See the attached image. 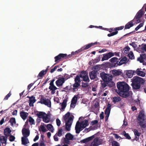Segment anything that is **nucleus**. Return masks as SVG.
Segmentation results:
<instances>
[{
	"instance_id": "nucleus-54",
	"label": "nucleus",
	"mask_w": 146,
	"mask_h": 146,
	"mask_svg": "<svg viewBox=\"0 0 146 146\" xmlns=\"http://www.w3.org/2000/svg\"><path fill=\"white\" fill-rule=\"evenodd\" d=\"M63 130L62 129H60L58 130L57 135L59 137H61L62 134Z\"/></svg>"
},
{
	"instance_id": "nucleus-47",
	"label": "nucleus",
	"mask_w": 146,
	"mask_h": 146,
	"mask_svg": "<svg viewBox=\"0 0 146 146\" xmlns=\"http://www.w3.org/2000/svg\"><path fill=\"white\" fill-rule=\"evenodd\" d=\"M70 115V113L68 112L63 116V117L64 121H66Z\"/></svg>"
},
{
	"instance_id": "nucleus-24",
	"label": "nucleus",
	"mask_w": 146,
	"mask_h": 146,
	"mask_svg": "<svg viewBox=\"0 0 146 146\" xmlns=\"http://www.w3.org/2000/svg\"><path fill=\"white\" fill-rule=\"evenodd\" d=\"M29 143L27 137H21V143L22 145L27 146V144Z\"/></svg>"
},
{
	"instance_id": "nucleus-57",
	"label": "nucleus",
	"mask_w": 146,
	"mask_h": 146,
	"mask_svg": "<svg viewBox=\"0 0 146 146\" xmlns=\"http://www.w3.org/2000/svg\"><path fill=\"white\" fill-rule=\"evenodd\" d=\"M112 144V146H120L119 143L115 141H113Z\"/></svg>"
},
{
	"instance_id": "nucleus-2",
	"label": "nucleus",
	"mask_w": 146,
	"mask_h": 146,
	"mask_svg": "<svg viewBox=\"0 0 146 146\" xmlns=\"http://www.w3.org/2000/svg\"><path fill=\"white\" fill-rule=\"evenodd\" d=\"M132 82L133 88L135 90H137L140 88L141 84H144L145 81L142 78L137 76L133 78Z\"/></svg>"
},
{
	"instance_id": "nucleus-15",
	"label": "nucleus",
	"mask_w": 146,
	"mask_h": 146,
	"mask_svg": "<svg viewBox=\"0 0 146 146\" xmlns=\"http://www.w3.org/2000/svg\"><path fill=\"white\" fill-rule=\"evenodd\" d=\"M102 144L100 140L98 137L94 138L91 143L90 146H98Z\"/></svg>"
},
{
	"instance_id": "nucleus-52",
	"label": "nucleus",
	"mask_w": 146,
	"mask_h": 146,
	"mask_svg": "<svg viewBox=\"0 0 146 146\" xmlns=\"http://www.w3.org/2000/svg\"><path fill=\"white\" fill-rule=\"evenodd\" d=\"M29 121L30 123V124L31 125H32L33 124H34V120L31 116H30L29 117Z\"/></svg>"
},
{
	"instance_id": "nucleus-28",
	"label": "nucleus",
	"mask_w": 146,
	"mask_h": 146,
	"mask_svg": "<svg viewBox=\"0 0 146 146\" xmlns=\"http://www.w3.org/2000/svg\"><path fill=\"white\" fill-rule=\"evenodd\" d=\"M97 44V42H95L93 43H91L87 45H86L85 46H84V47H83L82 48V50L87 49L90 48L92 46H93L94 45L96 44Z\"/></svg>"
},
{
	"instance_id": "nucleus-1",
	"label": "nucleus",
	"mask_w": 146,
	"mask_h": 146,
	"mask_svg": "<svg viewBox=\"0 0 146 146\" xmlns=\"http://www.w3.org/2000/svg\"><path fill=\"white\" fill-rule=\"evenodd\" d=\"M119 94L121 96L125 98L128 97L130 95L129 90L130 87L125 82H118L117 84Z\"/></svg>"
},
{
	"instance_id": "nucleus-38",
	"label": "nucleus",
	"mask_w": 146,
	"mask_h": 146,
	"mask_svg": "<svg viewBox=\"0 0 146 146\" xmlns=\"http://www.w3.org/2000/svg\"><path fill=\"white\" fill-rule=\"evenodd\" d=\"M77 97L75 95L74 96L71 100V106H72V104H76L77 100Z\"/></svg>"
},
{
	"instance_id": "nucleus-18",
	"label": "nucleus",
	"mask_w": 146,
	"mask_h": 146,
	"mask_svg": "<svg viewBox=\"0 0 146 146\" xmlns=\"http://www.w3.org/2000/svg\"><path fill=\"white\" fill-rule=\"evenodd\" d=\"M143 7L137 12L133 20L140 19L142 17L145 13V12L143 9Z\"/></svg>"
},
{
	"instance_id": "nucleus-43",
	"label": "nucleus",
	"mask_w": 146,
	"mask_h": 146,
	"mask_svg": "<svg viewBox=\"0 0 146 146\" xmlns=\"http://www.w3.org/2000/svg\"><path fill=\"white\" fill-rule=\"evenodd\" d=\"M118 58L116 57H114L113 58H112L111 59H110L109 61L111 63H114L115 62H116V63H117V62H118Z\"/></svg>"
},
{
	"instance_id": "nucleus-33",
	"label": "nucleus",
	"mask_w": 146,
	"mask_h": 146,
	"mask_svg": "<svg viewBox=\"0 0 146 146\" xmlns=\"http://www.w3.org/2000/svg\"><path fill=\"white\" fill-rule=\"evenodd\" d=\"M47 71V69H46L45 70H43L41 71L37 76V77H43L46 74Z\"/></svg>"
},
{
	"instance_id": "nucleus-41",
	"label": "nucleus",
	"mask_w": 146,
	"mask_h": 146,
	"mask_svg": "<svg viewBox=\"0 0 146 146\" xmlns=\"http://www.w3.org/2000/svg\"><path fill=\"white\" fill-rule=\"evenodd\" d=\"M82 78L83 80L86 82L88 83L90 82V80L89 79L88 74L87 75L83 77Z\"/></svg>"
},
{
	"instance_id": "nucleus-11",
	"label": "nucleus",
	"mask_w": 146,
	"mask_h": 146,
	"mask_svg": "<svg viewBox=\"0 0 146 146\" xmlns=\"http://www.w3.org/2000/svg\"><path fill=\"white\" fill-rule=\"evenodd\" d=\"M114 56L113 53L111 52H109L106 54H103V57L101 61H103L105 60H107Z\"/></svg>"
},
{
	"instance_id": "nucleus-39",
	"label": "nucleus",
	"mask_w": 146,
	"mask_h": 146,
	"mask_svg": "<svg viewBox=\"0 0 146 146\" xmlns=\"http://www.w3.org/2000/svg\"><path fill=\"white\" fill-rule=\"evenodd\" d=\"M88 74V73L86 72V71L84 70L82 71L81 72L80 75L79 76L80 77H79L80 78H82L83 77L87 75Z\"/></svg>"
},
{
	"instance_id": "nucleus-17",
	"label": "nucleus",
	"mask_w": 146,
	"mask_h": 146,
	"mask_svg": "<svg viewBox=\"0 0 146 146\" xmlns=\"http://www.w3.org/2000/svg\"><path fill=\"white\" fill-rule=\"evenodd\" d=\"M97 73H98V70H93L89 73V76L90 79L94 80L97 78Z\"/></svg>"
},
{
	"instance_id": "nucleus-20",
	"label": "nucleus",
	"mask_w": 146,
	"mask_h": 146,
	"mask_svg": "<svg viewBox=\"0 0 146 146\" xmlns=\"http://www.w3.org/2000/svg\"><path fill=\"white\" fill-rule=\"evenodd\" d=\"M65 81L64 78H59L56 82V85L57 86H62L64 83Z\"/></svg>"
},
{
	"instance_id": "nucleus-12",
	"label": "nucleus",
	"mask_w": 146,
	"mask_h": 146,
	"mask_svg": "<svg viewBox=\"0 0 146 146\" xmlns=\"http://www.w3.org/2000/svg\"><path fill=\"white\" fill-rule=\"evenodd\" d=\"M54 79L51 81L49 84L50 86L49 88V89L51 90V93L52 94L55 93V90L57 89V88L54 85Z\"/></svg>"
},
{
	"instance_id": "nucleus-19",
	"label": "nucleus",
	"mask_w": 146,
	"mask_h": 146,
	"mask_svg": "<svg viewBox=\"0 0 146 146\" xmlns=\"http://www.w3.org/2000/svg\"><path fill=\"white\" fill-rule=\"evenodd\" d=\"M135 73V70H128L125 71L123 74H125V78L127 76L129 78H131L132 77Z\"/></svg>"
},
{
	"instance_id": "nucleus-36",
	"label": "nucleus",
	"mask_w": 146,
	"mask_h": 146,
	"mask_svg": "<svg viewBox=\"0 0 146 146\" xmlns=\"http://www.w3.org/2000/svg\"><path fill=\"white\" fill-rule=\"evenodd\" d=\"M66 139L69 140H73L74 138V136L70 133H67L65 135Z\"/></svg>"
},
{
	"instance_id": "nucleus-9",
	"label": "nucleus",
	"mask_w": 146,
	"mask_h": 146,
	"mask_svg": "<svg viewBox=\"0 0 146 146\" xmlns=\"http://www.w3.org/2000/svg\"><path fill=\"white\" fill-rule=\"evenodd\" d=\"M40 103L47 106L48 107H51V102L50 100L44 97H42L40 99Z\"/></svg>"
},
{
	"instance_id": "nucleus-58",
	"label": "nucleus",
	"mask_w": 146,
	"mask_h": 146,
	"mask_svg": "<svg viewBox=\"0 0 146 146\" xmlns=\"http://www.w3.org/2000/svg\"><path fill=\"white\" fill-rule=\"evenodd\" d=\"M75 127H80L82 128V125L81 124V122L80 123L79 122V121H78L76 122Z\"/></svg>"
},
{
	"instance_id": "nucleus-8",
	"label": "nucleus",
	"mask_w": 146,
	"mask_h": 146,
	"mask_svg": "<svg viewBox=\"0 0 146 146\" xmlns=\"http://www.w3.org/2000/svg\"><path fill=\"white\" fill-rule=\"evenodd\" d=\"M73 121V118L72 117H69L67 121H66L65 125V129L66 130L69 131Z\"/></svg>"
},
{
	"instance_id": "nucleus-64",
	"label": "nucleus",
	"mask_w": 146,
	"mask_h": 146,
	"mask_svg": "<svg viewBox=\"0 0 146 146\" xmlns=\"http://www.w3.org/2000/svg\"><path fill=\"white\" fill-rule=\"evenodd\" d=\"M59 67L58 66H55L54 68L52 69H51L50 70V72L51 73H52L54 72V71L57 68Z\"/></svg>"
},
{
	"instance_id": "nucleus-62",
	"label": "nucleus",
	"mask_w": 146,
	"mask_h": 146,
	"mask_svg": "<svg viewBox=\"0 0 146 146\" xmlns=\"http://www.w3.org/2000/svg\"><path fill=\"white\" fill-rule=\"evenodd\" d=\"M82 51V48H81V49H79L78 50H77V51H76L74 52H72V54H73V55H74L75 54H77L79 52H81Z\"/></svg>"
},
{
	"instance_id": "nucleus-50",
	"label": "nucleus",
	"mask_w": 146,
	"mask_h": 146,
	"mask_svg": "<svg viewBox=\"0 0 146 146\" xmlns=\"http://www.w3.org/2000/svg\"><path fill=\"white\" fill-rule=\"evenodd\" d=\"M29 102H32L33 103L36 102L35 97L33 96H32L29 98Z\"/></svg>"
},
{
	"instance_id": "nucleus-21",
	"label": "nucleus",
	"mask_w": 146,
	"mask_h": 146,
	"mask_svg": "<svg viewBox=\"0 0 146 146\" xmlns=\"http://www.w3.org/2000/svg\"><path fill=\"white\" fill-rule=\"evenodd\" d=\"M22 132L23 137H28L30 134V131L29 129L24 127L23 128Z\"/></svg>"
},
{
	"instance_id": "nucleus-31",
	"label": "nucleus",
	"mask_w": 146,
	"mask_h": 146,
	"mask_svg": "<svg viewBox=\"0 0 146 146\" xmlns=\"http://www.w3.org/2000/svg\"><path fill=\"white\" fill-rule=\"evenodd\" d=\"M43 125H44L45 126H46L48 130L51 131V132L53 133L54 132V130L53 129V127L52 125L51 124H48L46 125L44 123H43Z\"/></svg>"
},
{
	"instance_id": "nucleus-23",
	"label": "nucleus",
	"mask_w": 146,
	"mask_h": 146,
	"mask_svg": "<svg viewBox=\"0 0 146 146\" xmlns=\"http://www.w3.org/2000/svg\"><path fill=\"white\" fill-rule=\"evenodd\" d=\"M111 110L108 108H106L105 110V114L106 115L105 117V121H107L110 115Z\"/></svg>"
},
{
	"instance_id": "nucleus-40",
	"label": "nucleus",
	"mask_w": 146,
	"mask_h": 146,
	"mask_svg": "<svg viewBox=\"0 0 146 146\" xmlns=\"http://www.w3.org/2000/svg\"><path fill=\"white\" fill-rule=\"evenodd\" d=\"M9 122L11 123V125L12 126H13V125L16 123L15 119L14 117H11L10 118Z\"/></svg>"
},
{
	"instance_id": "nucleus-5",
	"label": "nucleus",
	"mask_w": 146,
	"mask_h": 146,
	"mask_svg": "<svg viewBox=\"0 0 146 146\" xmlns=\"http://www.w3.org/2000/svg\"><path fill=\"white\" fill-rule=\"evenodd\" d=\"M36 115L39 118H42V121L46 123H48L50 121V118L48 115L44 112H39Z\"/></svg>"
},
{
	"instance_id": "nucleus-14",
	"label": "nucleus",
	"mask_w": 146,
	"mask_h": 146,
	"mask_svg": "<svg viewBox=\"0 0 146 146\" xmlns=\"http://www.w3.org/2000/svg\"><path fill=\"white\" fill-rule=\"evenodd\" d=\"M102 144L100 140L98 137L94 138L91 143L90 146H98Z\"/></svg>"
},
{
	"instance_id": "nucleus-16",
	"label": "nucleus",
	"mask_w": 146,
	"mask_h": 146,
	"mask_svg": "<svg viewBox=\"0 0 146 146\" xmlns=\"http://www.w3.org/2000/svg\"><path fill=\"white\" fill-rule=\"evenodd\" d=\"M67 56L66 54L60 53L58 55L54 57L55 62H59L62 59H64V58Z\"/></svg>"
},
{
	"instance_id": "nucleus-22",
	"label": "nucleus",
	"mask_w": 146,
	"mask_h": 146,
	"mask_svg": "<svg viewBox=\"0 0 146 146\" xmlns=\"http://www.w3.org/2000/svg\"><path fill=\"white\" fill-rule=\"evenodd\" d=\"M137 60L139 61L140 63L146 62V54H141L140 57L137 58Z\"/></svg>"
},
{
	"instance_id": "nucleus-32",
	"label": "nucleus",
	"mask_w": 146,
	"mask_h": 146,
	"mask_svg": "<svg viewBox=\"0 0 146 146\" xmlns=\"http://www.w3.org/2000/svg\"><path fill=\"white\" fill-rule=\"evenodd\" d=\"M94 136H92L90 137H88L82 140L81 141V142L84 143H87L89 141L91 140L94 138Z\"/></svg>"
},
{
	"instance_id": "nucleus-6",
	"label": "nucleus",
	"mask_w": 146,
	"mask_h": 146,
	"mask_svg": "<svg viewBox=\"0 0 146 146\" xmlns=\"http://www.w3.org/2000/svg\"><path fill=\"white\" fill-rule=\"evenodd\" d=\"M79 75H76L74 79V83L73 85V91H74L75 89H76L80 86L81 80Z\"/></svg>"
},
{
	"instance_id": "nucleus-60",
	"label": "nucleus",
	"mask_w": 146,
	"mask_h": 146,
	"mask_svg": "<svg viewBox=\"0 0 146 146\" xmlns=\"http://www.w3.org/2000/svg\"><path fill=\"white\" fill-rule=\"evenodd\" d=\"M98 121L97 120H96L92 121L90 123V125H93L95 124H96L98 123Z\"/></svg>"
},
{
	"instance_id": "nucleus-10",
	"label": "nucleus",
	"mask_w": 146,
	"mask_h": 146,
	"mask_svg": "<svg viewBox=\"0 0 146 146\" xmlns=\"http://www.w3.org/2000/svg\"><path fill=\"white\" fill-rule=\"evenodd\" d=\"M119 61H118L117 63H115L114 64H112V66L113 67H117L118 66L121 65L126 62L127 59L126 57H124L121 58H119Z\"/></svg>"
},
{
	"instance_id": "nucleus-35",
	"label": "nucleus",
	"mask_w": 146,
	"mask_h": 146,
	"mask_svg": "<svg viewBox=\"0 0 146 146\" xmlns=\"http://www.w3.org/2000/svg\"><path fill=\"white\" fill-rule=\"evenodd\" d=\"M67 102V100L66 99H64L63 100V101L61 104V110L62 111L65 108L66 106Z\"/></svg>"
},
{
	"instance_id": "nucleus-59",
	"label": "nucleus",
	"mask_w": 146,
	"mask_h": 146,
	"mask_svg": "<svg viewBox=\"0 0 146 146\" xmlns=\"http://www.w3.org/2000/svg\"><path fill=\"white\" fill-rule=\"evenodd\" d=\"M40 128L41 129V131L43 132H45L47 131L44 125H41L40 126Z\"/></svg>"
},
{
	"instance_id": "nucleus-51",
	"label": "nucleus",
	"mask_w": 146,
	"mask_h": 146,
	"mask_svg": "<svg viewBox=\"0 0 146 146\" xmlns=\"http://www.w3.org/2000/svg\"><path fill=\"white\" fill-rule=\"evenodd\" d=\"M129 58L131 59H133L134 58V56L133 53L132 52H131L128 54Z\"/></svg>"
},
{
	"instance_id": "nucleus-53",
	"label": "nucleus",
	"mask_w": 146,
	"mask_h": 146,
	"mask_svg": "<svg viewBox=\"0 0 146 146\" xmlns=\"http://www.w3.org/2000/svg\"><path fill=\"white\" fill-rule=\"evenodd\" d=\"M144 21L142 23L140 24L135 29V30L136 31H137L140 28L142 27L143 25Z\"/></svg>"
},
{
	"instance_id": "nucleus-61",
	"label": "nucleus",
	"mask_w": 146,
	"mask_h": 146,
	"mask_svg": "<svg viewBox=\"0 0 146 146\" xmlns=\"http://www.w3.org/2000/svg\"><path fill=\"white\" fill-rule=\"evenodd\" d=\"M124 28V26H121L119 27H116L114 29L115 31H117V30H119L123 29Z\"/></svg>"
},
{
	"instance_id": "nucleus-27",
	"label": "nucleus",
	"mask_w": 146,
	"mask_h": 146,
	"mask_svg": "<svg viewBox=\"0 0 146 146\" xmlns=\"http://www.w3.org/2000/svg\"><path fill=\"white\" fill-rule=\"evenodd\" d=\"M135 73L138 75L142 77H144L145 75V73L142 71L139 70V69H137L135 71Z\"/></svg>"
},
{
	"instance_id": "nucleus-7",
	"label": "nucleus",
	"mask_w": 146,
	"mask_h": 146,
	"mask_svg": "<svg viewBox=\"0 0 146 146\" xmlns=\"http://www.w3.org/2000/svg\"><path fill=\"white\" fill-rule=\"evenodd\" d=\"M73 121V118L72 117H69L67 121H66L65 125V129L66 130L69 131Z\"/></svg>"
},
{
	"instance_id": "nucleus-13",
	"label": "nucleus",
	"mask_w": 146,
	"mask_h": 146,
	"mask_svg": "<svg viewBox=\"0 0 146 146\" xmlns=\"http://www.w3.org/2000/svg\"><path fill=\"white\" fill-rule=\"evenodd\" d=\"M112 73L113 76H116L120 75L121 76L124 78L125 77V74H123L120 70H113L112 71Z\"/></svg>"
},
{
	"instance_id": "nucleus-56",
	"label": "nucleus",
	"mask_w": 146,
	"mask_h": 146,
	"mask_svg": "<svg viewBox=\"0 0 146 146\" xmlns=\"http://www.w3.org/2000/svg\"><path fill=\"white\" fill-rule=\"evenodd\" d=\"M85 83L83 82L82 83V88H86L89 86L88 83Z\"/></svg>"
},
{
	"instance_id": "nucleus-26",
	"label": "nucleus",
	"mask_w": 146,
	"mask_h": 146,
	"mask_svg": "<svg viewBox=\"0 0 146 146\" xmlns=\"http://www.w3.org/2000/svg\"><path fill=\"white\" fill-rule=\"evenodd\" d=\"M11 130L8 127H7L4 130V135L6 137H8L11 134Z\"/></svg>"
},
{
	"instance_id": "nucleus-4",
	"label": "nucleus",
	"mask_w": 146,
	"mask_h": 146,
	"mask_svg": "<svg viewBox=\"0 0 146 146\" xmlns=\"http://www.w3.org/2000/svg\"><path fill=\"white\" fill-rule=\"evenodd\" d=\"M145 115L143 111L142 110L140 111L138 116L137 120L138 123L142 127L145 128L146 125L143 123V121L145 120Z\"/></svg>"
},
{
	"instance_id": "nucleus-49",
	"label": "nucleus",
	"mask_w": 146,
	"mask_h": 146,
	"mask_svg": "<svg viewBox=\"0 0 146 146\" xmlns=\"http://www.w3.org/2000/svg\"><path fill=\"white\" fill-rule=\"evenodd\" d=\"M82 128V127H75V130H76V133H79L82 130L81 129Z\"/></svg>"
},
{
	"instance_id": "nucleus-42",
	"label": "nucleus",
	"mask_w": 146,
	"mask_h": 146,
	"mask_svg": "<svg viewBox=\"0 0 146 146\" xmlns=\"http://www.w3.org/2000/svg\"><path fill=\"white\" fill-rule=\"evenodd\" d=\"M4 137L3 136V137L2 139H1L0 140L1 142L2 143H5V144H6L7 143V137Z\"/></svg>"
},
{
	"instance_id": "nucleus-29",
	"label": "nucleus",
	"mask_w": 146,
	"mask_h": 146,
	"mask_svg": "<svg viewBox=\"0 0 146 146\" xmlns=\"http://www.w3.org/2000/svg\"><path fill=\"white\" fill-rule=\"evenodd\" d=\"M138 49L142 52L146 51V44H142L141 45H139Z\"/></svg>"
},
{
	"instance_id": "nucleus-45",
	"label": "nucleus",
	"mask_w": 146,
	"mask_h": 146,
	"mask_svg": "<svg viewBox=\"0 0 146 146\" xmlns=\"http://www.w3.org/2000/svg\"><path fill=\"white\" fill-rule=\"evenodd\" d=\"M122 134L128 139H130L131 137L128 133H126V132L124 131L122 132Z\"/></svg>"
},
{
	"instance_id": "nucleus-30",
	"label": "nucleus",
	"mask_w": 146,
	"mask_h": 146,
	"mask_svg": "<svg viewBox=\"0 0 146 146\" xmlns=\"http://www.w3.org/2000/svg\"><path fill=\"white\" fill-rule=\"evenodd\" d=\"M20 115L22 118L23 119H25L28 115V113L23 111H21L20 113Z\"/></svg>"
},
{
	"instance_id": "nucleus-48",
	"label": "nucleus",
	"mask_w": 146,
	"mask_h": 146,
	"mask_svg": "<svg viewBox=\"0 0 146 146\" xmlns=\"http://www.w3.org/2000/svg\"><path fill=\"white\" fill-rule=\"evenodd\" d=\"M118 33L117 31H115V32H112L110 33H109L108 34V37H111V36L115 35H117Z\"/></svg>"
},
{
	"instance_id": "nucleus-55",
	"label": "nucleus",
	"mask_w": 146,
	"mask_h": 146,
	"mask_svg": "<svg viewBox=\"0 0 146 146\" xmlns=\"http://www.w3.org/2000/svg\"><path fill=\"white\" fill-rule=\"evenodd\" d=\"M9 136V139L10 141H13L15 140V137L14 136L11 135H10Z\"/></svg>"
},
{
	"instance_id": "nucleus-46",
	"label": "nucleus",
	"mask_w": 146,
	"mask_h": 146,
	"mask_svg": "<svg viewBox=\"0 0 146 146\" xmlns=\"http://www.w3.org/2000/svg\"><path fill=\"white\" fill-rule=\"evenodd\" d=\"M133 132L135 136H137L139 137L141 134V133L139 132L138 131L135 129L134 130Z\"/></svg>"
},
{
	"instance_id": "nucleus-63",
	"label": "nucleus",
	"mask_w": 146,
	"mask_h": 146,
	"mask_svg": "<svg viewBox=\"0 0 146 146\" xmlns=\"http://www.w3.org/2000/svg\"><path fill=\"white\" fill-rule=\"evenodd\" d=\"M11 95V93L10 92L4 98L3 100H8L9 97H10Z\"/></svg>"
},
{
	"instance_id": "nucleus-3",
	"label": "nucleus",
	"mask_w": 146,
	"mask_h": 146,
	"mask_svg": "<svg viewBox=\"0 0 146 146\" xmlns=\"http://www.w3.org/2000/svg\"><path fill=\"white\" fill-rule=\"evenodd\" d=\"M100 77L104 82H107L108 84L111 83V84H108L110 87H112L115 84L112 81L113 76L111 74H107L104 72H102L100 73Z\"/></svg>"
},
{
	"instance_id": "nucleus-34",
	"label": "nucleus",
	"mask_w": 146,
	"mask_h": 146,
	"mask_svg": "<svg viewBox=\"0 0 146 146\" xmlns=\"http://www.w3.org/2000/svg\"><path fill=\"white\" fill-rule=\"evenodd\" d=\"M113 102L114 104L120 102L121 100V99L118 96H114L112 99Z\"/></svg>"
},
{
	"instance_id": "nucleus-44",
	"label": "nucleus",
	"mask_w": 146,
	"mask_h": 146,
	"mask_svg": "<svg viewBox=\"0 0 146 146\" xmlns=\"http://www.w3.org/2000/svg\"><path fill=\"white\" fill-rule=\"evenodd\" d=\"M136 42H132L129 43V45L132 46L134 49H137V44H136Z\"/></svg>"
},
{
	"instance_id": "nucleus-25",
	"label": "nucleus",
	"mask_w": 146,
	"mask_h": 146,
	"mask_svg": "<svg viewBox=\"0 0 146 146\" xmlns=\"http://www.w3.org/2000/svg\"><path fill=\"white\" fill-rule=\"evenodd\" d=\"M133 19L130 21L125 25L124 30L125 29H129L134 26V24L133 23Z\"/></svg>"
},
{
	"instance_id": "nucleus-37",
	"label": "nucleus",
	"mask_w": 146,
	"mask_h": 146,
	"mask_svg": "<svg viewBox=\"0 0 146 146\" xmlns=\"http://www.w3.org/2000/svg\"><path fill=\"white\" fill-rule=\"evenodd\" d=\"M82 128H84L89 125L88 121L87 120L85 119L81 122Z\"/></svg>"
}]
</instances>
